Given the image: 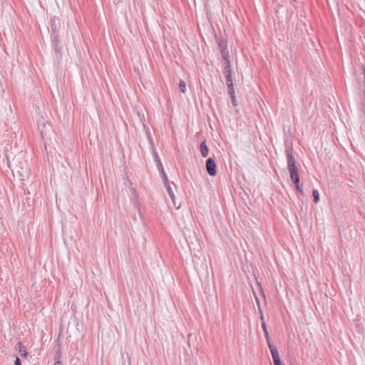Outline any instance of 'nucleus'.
Segmentation results:
<instances>
[{
  "instance_id": "f257e3e1",
  "label": "nucleus",
  "mask_w": 365,
  "mask_h": 365,
  "mask_svg": "<svg viewBox=\"0 0 365 365\" xmlns=\"http://www.w3.org/2000/svg\"><path fill=\"white\" fill-rule=\"evenodd\" d=\"M7 164L11 168L13 173H16L21 180L27 179L30 175V170L28 167L27 163L24 159V154L20 153L16 155L10 162L9 156L6 155Z\"/></svg>"
},
{
  "instance_id": "f03ea898",
  "label": "nucleus",
  "mask_w": 365,
  "mask_h": 365,
  "mask_svg": "<svg viewBox=\"0 0 365 365\" xmlns=\"http://www.w3.org/2000/svg\"><path fill=\"white\" fill-rule=\"evenodd\" d=\"M287 158V168L290 173V178L292 182L295 184L297 190H299V176L298 170L295 165V159L292 155L291 149L286 150Z\"/></svg>"
},
{
  "instance_id": "7ed1b4c3",
  "label": "nucleus",
  "mask_w": 365,
  "mask_h": 365,
  "mask_svg": "<svg viewBox=\"0 0 365 365\" xmlns=\"http://www.w3.org/2000/svg\"><path fill=\"white\" fill-rule=\"evenodd\" d=\"M223 73L225 75L229 93L231 96L233 104L235 105L236 98L235 96V90L232 77V68L230 61L225 62Z\"/></svg>"
},
{
  "instance_id": "20e7f679",
  "label": "nucleus",
  "mask_w": 365,
  "mask_h": 365,
  "mask_svg": "<svg viewBox=\"0 0 365 365\" xmlns=\"http://www.w3.org/2000/svg\"><path fill=\"white\" fill-rule=\"evenodd\" d=\"M206 169L210 175L215 176L216 175V163L212 158H209L207 160Z\"/></svg>"
},
{
  "instance_id": "39448f33",
  "label": "nucleus",
  "mask_w": 365,
  "mask_h": 365,
  "mask_svg": "<svg viewBox=\"0 0 365 365\" xmlns=\"http://www.w3.org/2000/svg\"><path fill=\"white\" fill-rule=\"evenodd\" d=\"M269 348L272 354L274 365H282L280 357L277 351V349L274 345L269 343Z\"/></svg>"
},
{
  "instance_id": "423d86ee",
  "label": "nucleus",
  "mask_w": 365,
  "mask_h": 365,
  "mask_svg": "<svg viewBox=\"0 0 365 365\" xmlns=\"http://www.w3.org/2000/svg\"><path fill=\"white\" fill-rule=\"evenodd\" d=\"M255 299H256L257 303L258 304L259 313L261 314L260 319L262 321V327L263 331L264 332V335H265L267 344H269V343H270L269 342V333H268V331H267V326H266V324H265V322H264V316L262 314V309H261V308L259 307V299H258V298L257 297H255Z\"/></svg>"
},
{
  "instance_id": "0eeeda50",
  "label": "nucleus",
  "mask_w": 365,
  "mask_h": 365,
  "mask_svg": "<svg viewBox=\"0 0 365 365\" xmlns=\"http://www.w3.org/2000/svg\"><path fill=\"white\" fill-rule=\"evenodd\" d=\"M200 153H201L202 156L204 158L207 157L208 155V148L206 145V143L205 141L200 144Z\"/></svg>"
},
{
  "instance_id": "6e6552de",
  "label": "nucleus",
  "mask_w": 365,
  "mask_h": 365,
  "mask_svg": "<svg viewBox=\"0 0 365 365\" xmlns=\"http://www.w3.org/2000/svg\"><path fill=\"white\" fill-rule=\"evenodd\" d=\"M164 185L166 187V190L168 192V195L170 197V198L172 199L173 204L175 205V197L173 191L172 190L171 187L170 186L169 183L167 185Z\"/></svg>"
},
{
  "instance_id": "1a4fd4ad",
  "label": "nucleus",
  "mask_w": 365,
  "mask_h": 365,
  "mask_svg": "<svg viewBox=\"0 0 365 365\" xmlns=\"http://www.w3.org/2000/svg\"><path fill=\"white\" fill-rule=\"evenodd\" d=\"M39 129H40V133H41V137L43 138L45 136L47 135V130H51L50 128V125H43V128H41L39 127Z\"/></svg>"
},
{
  "instance_id": "9d476101",
  "label": "nucleus",
  "mask_w": 365,
  "mask_h": 365,
  "mask_svg": "<svg viewBox=\"0 0 365 365\" xmlns=\"http://www.w3.org/2000/svg\"><path fill=\"white\" fill-rule=\"evenodd\" d=\"M221 53H222V58L224 59L225 62L230 61L228 51L226 48H222Z\"/></svg>"
},
{
  "instance_id": "9b49d317",
  "label": "nucleus",
  "mask_w": 365,
  "mask_h": 365,
  "mask_svg": "<svg viewBox=\"0 0 365 365\" xmlns=\"http://www.w3.org/2000/svg\"><path fill=\"white\" fill-rule=\"evenodd\" d=\"M179 87L182 93H185L186 91V84L185 82L182 80H180L179 83Z\"/></svg>"
},
{
  "instance_id": "f8f14e48",
  "label": "nucleus",
  "mask_w": 365,
  "mask_h": 365,
  "mask_svg": "<svg viewBox=\"0 0 365 365\" xmlns=\"http://www.w3.org/2000/svg\"><path fill=\"white\" fill-rule=\"evenodd\" d=\"M314 201L317 203L319 201V194L317 190H313Z\"/></svg>"
},
{
  "instance_id": "ddd939ff",
  "label": "nucleus",
  "mask_w": 365,
  "mask_h": 365,
  "mask_svg": "<svg viewBox=\"0 0 365 365\" xmlns=\"http://www.w3.org/2000/svg\"><path fill=\"white\" fill-rule=\"evenodd\" d=\"M160 173L162 175V178H163V183L164 185H167L168 184V177L164 171V170H160Z\"/></svg>"
},
{
  "instance_id": "4468645a",
  "label": "nucleus",
  "mask_w": 365,
  "mask_h": 365,
  "mask_svg": "<svg viewBox=\"0 0 365 365\" xmlns=\"http://www.w3.org/2000/svg\"><path fill=\"white\" fill-rule=\"evenodd\" d=\"M157 163V168L160 171V170H163V165L160 162V158H158V161L156 162Z\"/></svg>"
},
{
  "instance_id": "2eb2a0df",
  "label": "nucleus",
  "mask_w": 365,
  "mask_h": 365,
  "mask_svg": "<svg viewBox=\"0 0 365 365\" xmlns=\"http://www.w3.org/2000/svg\"><path fill=\"white\" fill-rule=\"evenodd\" d=\"M19 353L21 354V355L22 356H26V354H27V352H26V350L23 347V348H20L19 349Z\"/></svg>"
},
{
  "instance_id": "dca6fc26",
  "label": "nucleus",
  "mask_w": 365,
  "mask_h": 365,
  "mask_svg": "<svg viewBox=\"0 0 365 365\" xmlns=\"http://www.w3.org/2000/svg\"><path fill=\"white\" fill-rule=\"evenodd\" d=\"M53 365H63V364H61V362L59 360V358L58 357L57 359H55V363Z\"/></svg>"
},
{
  "instance_id": "f3484780",
  "label": "nucleus",
  "mask_w": 365,
  "mask_h": 365,
  "mask_svg": "<svg viewBox=\"0 0 365 365\" xmlns=\"http://www.w3.org/2000/svg\"><path fill=\"white\" fill-rule=\"evenodd\" d=\"M14 365H21L20 359L19 357L16 358V360L14 361Z\"/></svg>"
},
{
  "instance_id": "a211bd4d",
  "label": "nucleus",
  "mask_w": 365,
  "mask_h": 365,
  "mask_svg": "<svg viewBox=\"0 0 365 365\" xmlns=\"http://www.w3.org/2000/svg\"><path fill=\"white\" fill-rule=\"evenodd\" d=\"M219 46H220V49H222V48H225L223 47V43H222V41L219 42Z\"/></svg>"
},
{
  "instance_id": "6ab92c4d",
  "label": "nucleus",
  "mask_w": 365,
  "mask_h": 365,
  "mask_svg": "<svg viewBox=\"0 0 365 365\" xmlns=\"http://www.w3.org/2000/svg\"><path fill=\"white\" fill-rule=\"evenodd\" d=\"M154 156H155V160L157 162L158 161V158H159V157L158 156L156 153H154Z\"/></svg>"
},
{
  "instance_id": "aec40b11",
  "label": "nucleus",
  "mask_w": 365,
  "mask_h": 365,
  "mask_svg": "<svg viewBox=\"0 0 365 365\" xmlns=\"http://www.w3.org/2000/svg\"><path fill=\"white\" fill-rule=\"evenodd\" d=\"M258 285H259V289H260V290H261V292H262V297L264 298V293H263V292H262V289L261 285H260L259 284Z\"/></svg>"
},
{
  "instance_id": "412c9836",
  "label": "nucleus",
  "mask_w": 365,
  "mask_h": 365,
  "mask_svg": "<svg viewBox=\"0 0 365 365\" xmlns=\"http://www.w3.org/2000/svg\"><path fill=\"white\" fill-rule=\"evenodd\" d=\"M294 1H296V0H293Z\"/></svg>"
}]
</instances>
